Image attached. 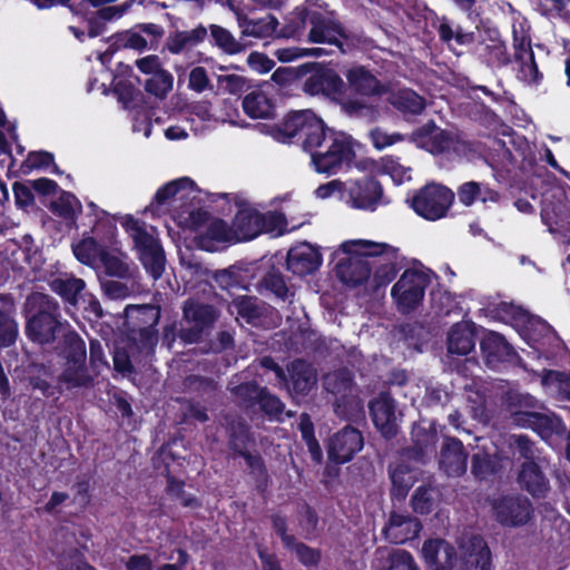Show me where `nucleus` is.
<instances>
[{
	"instance_id": "nucleus-33",
	"label": "nucleus",
	"mask_w": 570,
	"mask_h": 570,
	"mask_svg": "<svg viewBox=\"0 0 570 570\" xmlns=\"http://www.w3.org/2000/svg\"><path fill=\"white\" fill-rule=\"evenodd\" d=\"M475 346L473 331L466 323H458L451 327L448 336V351L451 354L466 355Z\"/></svg>"
},
{
	"instance_id": "nucleus-16",
	"label": "nucleus",
	"mask_w": 570,
	"mask_h": 570,
	"mask_svg": "<svg viewBox=\"0 0 570 570\" xmlns=\"http://www.w3.org/2000/svg\"><path fill=\"white\" fill-rule=\"evenodd\" d=\"M412 141L431 154L451 153L461 154L464 142L428 122L412 134Z\"/></svg>"
},
{
	"instance_id": "nucleus-35",
	"label": "nucleus",
	"mask_w": 570,
	"mask_h": 570,
	"mask_svg": "<svg viewBox=\"0 0 570 570\" xmlns=\"http://www.w3.org/2000/svg\"><path fill=\"white\" fill-rule=\"evenodd\" d=\"M50 287L55 293L72 305H76L79 298H85V294H82L85 282L71 275L66 274L56 277L51 281Z\"/></svg>"
},
{
	"instance_id": "nucleus-48",
	"label": "nucleus",
	"mask_w": 570,
	"mask_h": 570,
	"mask_svg": "<svg viewBox=\"0 0 570 570\" xmlns=\"http://www.w3.org/2000/svg\"><path fill=\"white\" fill-rule=\"evenodd\" d=\"M392 493L397 498H404L407 491L414 484L415 473L404 465H397L391 471Z\"/></svg>"
},
{
	"instance_id": "nucleus-55",
	"label": "nucleus",
	"mask_w": 570,
	"mask_h": 570,
	"mask_svg": "<svg viewBox=\"0 0 570 570\" xmlns=\"http://www.w3.org/2000/svg\"><path fill=\"white\" fill-rule=\"evenodd\" d=\"M322 53L323 49L321 48L301 49L296 47H291L277 49L274 55L282 62H291L302 57H317L321 56Z\"/></svg>"
},
{
	"instance_id": "nucleus-63",
	"label": "nucleus",
	"mask_w": 570,
	"mask_h": 570,
	"mask_svg": "<svg viewBox=\"0 0 570 570\" xmlns=\"http://www.w3.org/2000/svg\"><path fill=\"white\" fill-rule=\"evenodd\" d=\"M105 294L112 299H120L127 297L132 289L119 282V281H107L102 284Z\"/></svg>"
},
{
	"instance_id": "nucleus-64",
	"label": "nucleus",
	"mask_w": 570,
	"mask_h": 570,
	"mask_svg": "<svg viewBox=\"0 0 570 570\" xmlns=\"http://www.w3.org/2000/svg\"><path fill=\"white\" fill-rule=\"evenodd\" d=\"M249 67L258 73H266L274 68V61L261 52H253L248 56Z\"/></svg>"
},
{
	"instance_id": "nucleus-47",
	"label": "nucleus",
	"mask_w": 570,
	"mask_h": 570,
	"mask_svg": "<svg viewBox=\"0 0 570 570\" xmlns=\"http://www.w3.org/2000/svg\"><path fill=\"white\" fill-rule=\"evenodd\" d=\"M518 77L529 83L535 82L539 78L538 67L534 62L533 52L529 47H521L517 53Z\"/></svg>"
},
{
	"instance_id": "nucleus-50",
	"label": "nucleus",
	"mask_w": 570,
	"mask_h": 570,
	"mask_svg": "<svg viewBox=\"0 0 570 570\" xmlns=\"http://www.w3.org/2000/svg\"><path fill=\"white\" fill-rule=\"evenodd\" d=\"M342 107L347 114L367 119L368 121L376 120L380 114L375 106L367 104L363 98L346 100L342 102Z\"/></svg>"
},
{
	"instance_id": "nucleus-14",
	"label": "nucleus",
	"mask_w": 570,
	"mask_h": 570,
	"mask_svg": "<svg viewBox=\"0 0 570 570\" xmlns=\"http://www.w3.org/2000/svg\"><path fill=\"white\" fill-rule=\"evenodd\" d=\"M494 519L504 527L519 528L533 518L531 502L521 495H502L492 501Z\"/></svg>"
},
{
	"instance_id": "nucleus-11",
	"label": "nucleus",
	"mask_w": 570,
	"mask_h": 570,
	"mask_svg": "<svg viewBox=\"0 0 570 570\" xmlns=\"http://www.w3.org/2000/svg\"><path fill=\"white\" fill-rule=\"evenodd\" d=\"M429 283V275L424 271L416 268L404 271L391 289V296L397 309L403 313L415 309L422 303Z\"/></svg>"
},
{
	"instance_id": "nucleus-1",
	"label": "nucleus",
	"mask_w": 570,
	"mask_h": 570,
	"mask_svg": "<svg viewBox=\"0 0 570 570\" xmlns=\"http://www.w3.org/2000/svg\"><path fill=\"white\" fill-rule=\"evenodd\" d=\"M338 134L327 128L312 110L306 109L289 114L274 131V138L281 142H288L299 136L303 149L312 157L327 145V140H332V137Z\"/></svg>"
},
{
	"instance_id": "nucleus-32",
	"label": "nucleus",
	"mask_w": 570,
	"mask_h": 570,
	"mask_svg": "<svg viewBox=\"0 0 570 570\" xmlns=\"http://www.w3.org/2000/svg\"><path fill=\"white\" fill-rule=\"evenodd\" d=\"M481 350L489 365L494 366L497 363L508 360L512 354L511 346L504 341L503 336L489 332L481 342Z\"/></svg>"
},
{
	"instance_id": "nucleus-2",
	"label": "nucleus",
	"mask_w": 570,
	"mask_h": 570,
	"mask_svg": "<svg viewBox=\"0 0 570 570\" xmlns=\"http://www.w3.org/2000/svg\"><path fill=\"white\" fill-rule=\"evenodd\" d=\"M27 311L30 318L27 324L28 336L40 344L53 341L58 335L66 336L71 332L68 325L58 321V305L48 295L33 293L27 298Z\"/></svg>"
},
{
	"instance_id": "nucleus-10",
	"label": "nucleus",
	"mask_w": 570,
	"mask_h": 570,
	"mask_svg": "<svg viewBox=\"0 0 570 570\" xmlns=\"http://www.w3.org/2000/svg\"><path fill=\"white\" fill-rule=\"evenodd\" d=\"M354 158L353 141L344 134L333 136L327 145L311 157V164L320 174L334 175Z\"/></svg>"
},
{
	"instance_id": "nucleus-42",
	"label": "nucleus",
	"mask_w": 570,
	"mask_h": 570,
	"mask_svg": "<svg viewBox=\"0 0 570 570\" xmlns=\"http://www.w3.org/2000/svg\"><path fill=\"white\" fill-rule=\"evenodd\" d=\"M374 170L376 174L390 176L396 185H401L411 179V169L403 166L397 159L391 156L382 157L376 161Z\"/></svg>"
},
{
	"instance_id": "nucleus-28",
	"label": "nucleus",
	"mask_w": 570,
	"mask_h": 570,
	"mask_svg": "<svg viewBox=\"0 0 570 570\" xmlns=\"http://www.w3.org/2000/svg\"><path fill=\"white\" fill-rule=\"evenodd\" d=\"M375 570H420L412 554L402 549H377Z\"/></svg>"
},
{
	"instance_id": "nucleus-20",
	"label": "nucleus",
	"mask_w": 570,
	"mask_h": 570,
	"mask_svg": "<svg viewBox=\"0 0 570 570\" xmlns=\"http://www.w3.org/2000/svg\"><path fill=\"white\" fill-rule=\"evenodd\" d=\"M490 564V550L482 538L462 540L456 561L458 570H489Z\"/></svg>"
},
{
	"instance_id": "nucleus-12",
	"label": "nucleus",
	"mask_w": 570,
	"mask_h": 570,
	"mask_svg": "<svg viewBox=\"0 0 570 570\" xmlns=\"http://www.w3.org/2000/svg\"><path fill=\"white\" fill-rule=\"evenodd\" d=\"M327 392L335 395V412L337 415L352 420L363 414V402L355 394L347 371L330 373L324 379Z\"/></svg>"
},
{
	"instance_id": "nucleus-21",
	"label": "nucleus",
	"mask_w": 570,
	"mask_h": 570,
	"mask_svg": "<svg viewBox=\"0 0 570 570\" xmlns=\"http://www.w3.org/2000/svg\"><path fill=\"white\" fill-rule=\"evenodd\" d=\"M362 434L352 428H345L335 433L328 444V456L337 463L350 461L363 449Z\"/></svg>"
},
{
	"instance_id": "nucleus-29",
	"label": "nucleus",
	"mask_w": 570,
	"mask_h": 570,
	"mask_svg": "<svg viewBox=\"0 0 570 570\" xmlns=\"http://www.w3.org/2000/svg\"><path fill=\"white\" fill-rule=\"evenodd\" d=\"M243 109L253 119H268L275 112L274 102L263 88H256L244 97Z\"/></svg>"
},
{
	"instance_id": "nucleus-59",
	"label": "nucleus",
	"mask_w": 570,
	"mask_h": 570,
	"mask_svg": "<svg viewBox=\"0 0 570 570\" xmlns=\"http://www.w3.org/2000/svg\"><path fill=\"white\" fill-rule=\"evenodd\" d=\"M370 138L374 147L379 150L390 147L396 142L403 140V136L400 134H389L382 128H374L370 131Z\"/></svg>"
},
{
	"instance_id": "nucleus-53",
	"label": "nucleus",
	"mask_w": 570,
	"mask_h": 570,
	"mask_svg": "<svg viewBox=\"0 0 570 570\" xmlns=\"http://www.w3.org/2000/svg\"><path fill=\"white\" fill-rule=\"evenodd\" d=\"M212 37L215 43L227 53H236L240 50L239 43L232 33L218 26L210 27Z\"/></svg>"
},
{
	"instance_id": "nucleus-18",
	"label": "nucleus",
	"mask_w": 570,
	"mask_h": 570,
	"mask_svg": "<svg viewBox=\"0 0 570 570\" xmlns=\"http://www.w3.org/2000/svg\"><path fill=\"white\" fill-rule=\"evenodd\" d=\"M216 320L215 309L208 305L187 302L184 306L186 327L181 328L180 337L187 343L198 341L202 333Z\"/></svg>"
},
{
	"instance_id": "nucleus-7",
	"label": "nucleus",
	"mask_w": 570,
	"mask_h": 570,
	"mask_svg": "<svg viewBox=\"0 0 570 570\" xmlns=\"http://www.w3.org/2000/svg\"><path fill=\"white\" fill-rule=\"evenodd\" d=\"M232 230L235 234V242L249 240L263 232L284 233L286 230V220L281 213L262 215L254 207L243 206L234 217Z\"/></svg>"
},
{
	"instance_id": "nucleus-61",
	"label": "nucleus",
	"mask_w": 570,
	"mask_h": 570,
	"mask_svg": "<svg viewBox=\"0 0 570 570\" xmlns=\"http://www.w3.org/2000/svg\"><path fill=\"white\" fill-rule=\"evenodd\" d=\"M53 156L47 151H32L28 155L23 163L26 171H30L37 168H43L52 165Z\"/></svg>"
},
{
	"instance_id": "nucleus-52",
	"label": "nucleus",
	"mask_w": 570,
	"mask_h": 570,
	"mask_svg": "<svg viewBox=\"0 0 570 570\" xmlns=\"http://www.w3.org/2000/svg\"><path fill=\"white\" fill-rule=\"evenodd\" d=\"M230 308L232 312H237L247 323H254L261 314L257 299L247 296L237 297Z\"/></svg>"
},
{
	"instance_id": "nucleus-22",
	"label": "nucleus",
	"mask_w": 570,
	"mask_h": 570,
	"mask_svg": "<svg viewBox=\"0 0 570 570\" xmlns=\"http://www.w3.org/2000/svg\"><path fill=\"white\" fill-rule=\"evenodd\" d=\"M422 557L429 570H452L458 561L454 548L441 539L425 541Z\"/></svg>"
},
{
	"instance_id": "nucleus-36",
	"label": "nucleus",
	"mask_w": 570,
	"mask_h": 570,
	"mask_svg": "<svg viewBox=\"0 0 570 570\" xmlns=\"http://www.w3.org/2000/svg\"><path fill=\"white\" fill-rule=\"evenodd\" d=\"M194 191L195 188L193 180L187 177H183L160 187L155 195V200L159 205L175 199L185 200L189 198Z\"/></svg>"
},
{
	"instance_id": "nucleus-31",
	"label": "nucleus",
	"mask_w": 570,
	"mask_h": 570,
	"mask_svg": "<svg viewBox=\"0 0 570 570\" xmlns=\"http://www.w3.org/2000/svg\"><path fill=\"white\" fill-rule=\"evenodd\" d=\"M441 468L449 475H460L466 469V455L462 443L456 440L446 441L441 452Z\"/></svg>"
},
{
	"instance_id": "nucleus-49",
	"label": "nucleus",
	"mask_w": 570,
	"mask_h": 570,
	"mask_svg": "<svg viewBox=\"0 0 570 570\" xmlns=\"http://www.w3.org/2000/svg\"><path fill=\"white\" fill-rule=\"evenodd\" d=\"M542 385L551 394H561L570 399V376L560 372L549 371L542 377Z\"/></svg>"
},
{
	"instance_id": "nucleus-39",
	"label": "nucleus",
	"mask_w": 570,
	"mask_h": 570,
	"mask_svg": "<svg viewBox=\"0 0 570 570\" xmlns=\"http://www.w3.org/2000/svg\"><path fill=\"white\" fill-rule=\"evenodd\" d=\"M206 35L207 30L202 26L191 30L175 32L168 38L167 48L171 53H180L202 42Z\"/></svg>"
},
{
	"instance_id": "nucleus-13",
	"label": "nucleus",
	"mask_w": 570,
	"mask_h": 570,
	"mask_svg": "<svg viewBox=\"0 0 570 570\" xmlns=\"http://www.w3.org/2000/svg\"><path fill=\"white\" fill-rule=\"evenodd\" d=\"M500 309L502 321L515 327L529 344H537L540 340L548 338L552 335L550 325L518 306L503 303Z\"/></svg>"
},
{
	"instance_id": "nucleus-24",
	"label": "nucleus",
	"mask_w": 570,
	"mask_h": 570,
	"mask_svg": "<svg viewBox=\"0 0 570 570\" xmlns=\"http://www.w3.org/2000/svg\"><path fill=\"white\" fill-rule=\"evenodd\" d=\"M343 88V80L331 69H322L314 72L304 83V91L306 94L312 96L324 95L331 98L341 96Z\"/></svg>"
},
{
	"instance_id": "nucleus-30",
	"label": "nucleus",
	"mask_w": 570,
	"mask_h": 570,
	"mask_svg": "<svg viewBox=\"0 0 570 570\" xmlns=\"http://www.w3.org/2000/svg\"><path fill=\"white\" fill-rule=\"evenodd\" d=\"M289 372L292 384L288 390L296 397L306 395L315 386L316 373L308 363L295 361L292 363Z\"/></svg>"
},
{
	"instance_id": "nucleus-58",
	"label": "nucleus",
	"mask_w": 570,
	"mask_h": 570,
	"mask_svg": "<svg viewBox=\"0 0 570 570\" xmlns=\"http://www.w3.org/2000/svg\"><path fill=\"white\" fill-rule=\"evenodd\" d=\"M433 489L419 488L412 499L413 509L421 514L431 512L433 505Z\"/></svg>"
},
{
	"instance_id": "nucleus-3",
	"label": "nucleus",
	"mask_w": 570,
	"mask_h": 570,
	"mask_svg": "<svg viewBox=\"0 0 570 570\" xmlns=\"http://www.w3.org/2000/svg\"><path fill=\"white\" fill-rule=\"evenodd\" d=\"M178 225L194 234V240L202 249L214 252L222 245L235 242L232 226L203 210L181 212L176 216Z\"/></svg>"
},
{
	"instance_id": "nucleus-43",
	"label": "nucleus",
	"mask_w": 570,
	"mask_h": 570,
	"mask_svg": "<svg viewBox=\"0 0 570 570\" xmlns=\"http://www.w3.org/2000/svg\"><path fill=\"white\" fill-rule=\"evenodd\" d=\"M459 200L465 206H471L476 199H480L482 203L487 202H497L499 199V195L488 188H483L480 184L475 181H469L463 184L458 191Z\"/></svg>"
},
{
	"instance_id": "nucleus-26",
	"label": "nucleus",
	"mask_w": 570,
	"mask_h": 570,
	"mask_svg": "<svg viewBox=\"0 0 570 570\" xmlns=\"http://www.w3.org/2000/svg\"><path fill=\"white\" fill-rule=\"evenodd\" d=\"M420 529L421 525L416 519L394 511L390 514L389 522L383 532L389 541L401 544L415 538Z\"/></svg>"
},
{
	"instance_id": "nucleus-27",
	"label": "nucleus",
	"mask_w": 570,
	"mask_h": 570,
	"mask_svg": "<svg viewBox=\"0 0 570 570\" xmlns=\"http://www.w3.org/2000/svg\"><path fill=\"white\" fill-rule=\"evenodd\" d=\"M348 87L362 97H375L384 92V86L367 69L361 66L352 67L345 75Z\"/></svg>"
},
{
	"instance_id": "nucleus-62",
	"label": "nucleus",
	"mask_w": 570,
	"mask_h": 570,
	"mask_svg": "<svg viewBox=\"0 0 570 570\" xmlns=\"http://www.w3.org/2000/svg\"><path fill=\"white\" fill-rule=\"evenodd\" d=\"M259 403L265 413L279 419L284 405L276 396H273L267 392L262 391Z\"/></svg>"
},
{
	"instance_id": "nucleus-8",
	"label": "nucleus",
	"mask_w": 570,
	"mask_h": 570,
	"mask_svg": "<svg viewBox=\"0 0 570 570\" xmlns=\"http://www.w3.org/2000/svg\"><path fill=\"white\" fill-rule=\"evenodd\" d=\"M63 355L66 365L59 376V382L69 390L87 386L90 375L86 366V345L77 333L66 336Z\"/></svg>"
},
{
	"instance_id": "nucleus-9",
	"label": "nucleus",
	"mask_w": 570,
	"mask_h": 570,
	"mask_svg": "<svg viewBox=\"0 0 570 570\" xmlns=\"http://www.w3.org/2000/svg\"><path fill=\"white\" fill-rule=\"evenodd\" d=\"M453 199L451 189L439 184H429L409 199V204L422 218L438 220L446 215Z\"/></svg>"
},
{
	"instance_id": "nucleus-34",
	"label": "nucleus",
	"mask_w": 570,
	"mask_h": 570,
	"mask_svg": "<svg viewBox=\"0 0 570 570\" xmlns=\"http://www.w3.org/2000/svg\"><path fill=\"white\" fill-rule=\"evenodd\" d=\"M519 483L533 497H543L549 489L548 481L535 462L523 463Z\"/></svg>"
},
{
	"instance_id": "nucleus-17",
	"label": "nucleus",
	"mask_w": 570,
	"mask_h": 570,
	"mask_svg": "<svg viewBox=\"0 0 570 570\" xmlns=\"http://www.w3.org/2000/svg\"><path fill=\"white\" fill-rule=\"evenodd\" d=\"M304 19H307L312 24L308 35L311 42L334 45L342 52L347 51L345 48L347 36L338 23L315 10L307 11Z\"/></svg>"
},
{
	"instance_id": "nucleus-56",
	"label": "nucleus",
	"mask_w": 570,
	"mask_h": 570,
	"mask_svg": "<svg viewBox=\"0 0 570 570\" xmlns=\"http://www.w3.org/2000/svg\"><path fill=\"white\" fill-rule=\"evenodd\" d=\"M510 445L520 456L524 458L527 462H534L537 450L527 436L522 434L510 436Z\"/></svg>"
},
{
	"instance_id": "nucleus-40",
	"label": "nucleus",
	"mask_w": 570,
	"mask_h": 570,
	"mask_svg": "<svg viewBox=\"0 0 570 570\" xmlns=\"http://www.w3.org/2000/svg\"><path fill=\"white\" fill-rule=\"evenodd\" d=\"M389 100L395 108L403 112L420 114L425 108V100L415 91L407 88L393 91Z\"/></svg>"
},
{
	"instance_id": "nucleus-19",
	"label": "nucleus",
	"mask_w": 570,
	"mask_h": 570,
	"mask_svg": "<svg viewBox=\"0 0 570 570\" xmlns=\"http://www.w3.org/2000/svg\"><path fill=\"white\" fill-rule=\"evenodd\" d=\"M370 411L374 425L385 438L396 434L402 412L389 394L382 393L373 400L370 403Z\"/></svg>"
},
{
	"instance_id": "nucleus-45",
	"label": "nucleus",
	"mask_w": 570,
	"mask_h": 570,
	"mask_svg": "<svg viewBox=\"0 0 570 570\" xmlns=\"http://www.w3.org/2000/svg\"><path fill=\"white\" fill-rule=\"evenodd\" d=\"M275 527H276L277 531L281 533L285 547L294 550L296 553V557L298 558V560L302 563H304L305 566H313L318 562V560H320L318 551H316L303 543H294V539L292 537L285 534L282 521H275Z\"/></svg>"
},
{
	"instance_id": "nucleus-44",
	"label": "nucleus",
	"mask_w": 570,
	"mask_h": 570,
	"mask_svg": "<svg viewBox=\"0 0 570 570\" xmlns=\"http://www.w3.org/2000/svg\"><path fill=\"white\" fill-rule=\"evenodd\" d=\"M72 250L79 262L89 266H97L100 253L105 252L92 237H85L73 244Z\"/></svg>"
},
{
	"instance_id": "nucleus-25",
	"label": "nucleus",
	"mask_w": 570,
	"mask_h": 570,
	"mask_svg": "<svg viewBox=\"0 0 570 570\" xmlns=\"http://www.w3.org/2000/svg\"><path fill=\"white\" fill-rule=\"evenodd\" d=\"M512 424L521 428H530L537 431L543 439L561 429L558 417L537 413L530 410H520L512 413Z\"/></svg>"
},
{
	"instance_id": "nucleus-15",
	"label": "nucleus",
	"mask_w": 570,
	"mask_h": 570,
	"mask_svg": "<svg viewBox=\"0 0 570 570\" xmlns=\"http://www.w3.org/2000/svg\"><path fill=\"white\" fill-rule=\"evenodd\" d=\"M344 203L354 209L374 212L384 204L383 188L379 181L368 177L347 180Z\"/></svg>"
},
{
	"instance_id": "nucleus-4",
	"label": "nucleus",
	"mask_w": 570,
	"mask_h": 570,
	"mask_svg": "<svg viewBox=\"0 0 570 570\" xmlns=\"http://www.w3.org/2000/svg\"><path fill=\"white\" fill-rule=\"evenodd\" d=\"M120 225L131 238L139 259L151 274L158 278L165 268V254L159 240L154 235V229L148 228L144 222L136 219L131 215H124L119 218Z\"/></svg>"
},
{
	"instance_id": "nucleus-38",
	"label": "nucleus",
	"mask_w": 570,
	"mask_h": 570,
	"mask_svg": "<svg viewBox=\"0 0 570 570\" xmlns=\"http://www.w3.org/2000/svg\"><path fill=\"white\" fill-rule=\"evenodd\" d=\"M13 304L10 299L0 297V345L10 346L18 336V325L11 314Z\"/></svg>"
},
{
	"instance_id": "nucleus-54",
	"label": "nucleus",
	"mask_w": 570,
	"mask_h": 570,
	"mask_svg": "<svg viewBox=\"0 0 570 570\" xmlns=\"http://www.w3.org/2000/svg\"><path fill=\"white\" fill-rule=\"evenodd\" d=\"M497 460V453H491L490 451L474 454L473 472L480 478H483L490 472H494L498 468Z\"/></svg>"
},
{
	"instance_id": "nucleus-37",
	"label": "nucleus",
	"mask_w": 570,
	"mask_h": 570,
	"mask_svg": "<svg viewBox=\"0 0 570 570\" xmlns=\"http://www.w3.org/2000/svg\"><path fill=\"white\" fill-rule=\"evenodd\" d=\"M237 20L244 36L259 39L271 37L277 28V20L269 14L259 19H247L237 13Z\"/></svg>"
},
{
	"instance_id": "nucleus-6",
	"label": "nucleus",
	"mask_w": 570,
	"mask_h": 570,
	"mask_svg": "<svg viewBox=\"0 0 570 570\" xmlns=\"http://www.w3.org/2000/svg\"><path fill=\"white\" fill-rule=\"evenodd\" d=\"M372 243L370 239H350L343 242L334 252L336 276L345 285L355 287L371 278V257L366 253H354L351 244Z\"/></svg>"
},
{
	"instance_id": "nucleus-46",
	"label": "nucleus",
	"mask_w": 570,
	"mask_h": 570,
	"mask_svg": "<svg viewBox=\"0 0 570 570\" xmlns=\"http://www.w3.org/2000/svg\"><path fill=\"white\" fill-rule=\"evenodd\" d=\"M81 204L70 193L62 191L57 200L51 204L52 212L66 220H75L81 213Z\"/></svg>"
},
{
	"instance_id": "nucleus-5",
	"label": "nucleus",
	"mask_w": 570,
	"mask_h": 570,
	"mask_svg": "<svg viewBox=\"0 0 570 570\" xmlns=\"http://www.w3.org/2000/svg\"><path fill=\"white\" fill-rule=\"evenodd\" d=\"M354 253H366L371 257V282L372 288L376 289L387 285L396 275L397 266L402 262L400 249L383 242L351 244Z\"/></svg>"
},
{
	"instance_id": "nucleus-57",
	"label": "nucleus",
	"mask_w": 570,
	"mask_h": 570,
	"mask_svg": "<svg viewBox=\"0 0 570 570\" xmlns=\"http://www.w3.org/2000/svg\"><path fill=\"white\" fill-rule=\"evenodd\" d=\"M346 194V181L343 183L341 180H331L326 184L318 186L315 189V196L320 199H326L332 196H338L342 202H345Z\"/></svg>"
},
{
	"instance_id": "nucleus-51",
	"label": "nucleus",
	"mask_w": 570,
	"mask_h": 570,
	"mask_svg": "<svg viewBox=\"0 0 570 570\" xmlns=\"http://www.w3.org/2000/svg\"><path fill=\"white\" fill-rule=\"evenodd\" d=\"M173 76L165 70L149 77L146 80L145 88L149 94L158 98H164L173 89Z\"/></svg>"
},
{
	"instance_id": "nucleus-41",
	"label": "nucleus",
	"mask_w": 570,
	"mask_h": 570,
	"mask_svg": "<svg viewBox=\"0 0 570 570\" xmlns=\"http://www.w3.org/2000/svg\"><path fill=\"white\" fill-rule=\"evenodd\" d=\"M126 255L118 250H105L100 253V261L98 264L105 268V272L110 276L127 277L130 275V265L126 261Z\"/></svg>"
},
{
	"instance_id": "nucleus-60",
	"label": "nucleus",
	"mask_w": 570,
	"mask_h": 570,
	"mask_svg": "<svg viewBox=\"0 0 570 570\" xmlns=\"http://www.w3.org/2000/svg\"><path fill=\"white\" fill-rule=\"evenodd\" d=\"M188 130L198 131L193 118H185L183 125H171L165 130V137L169 140H184L188 138Z\"/></svg>"
},
{
	"instance_id": "nucleus-23",
	"label": "nucleus",
	"mask_w": 570,
	"mask_h": 570,
	"mask_svg": "<svg viewBox=\"0 0 570 570\" xmlns=\"http://www.w3.org/2000/svg\"><path fill=\"white\" fill-rule=\"evenodd\" d=\"M322 264V255L316 247L308 243L293 246L287 254V268L297 275H307Z\"/></svg>"
}]
</instances>
